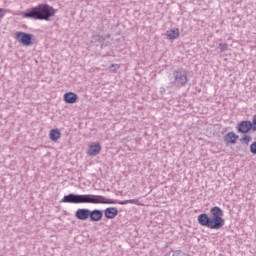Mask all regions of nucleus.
Wrapping results in <instances>:
<instances>
[{"label":"nucleus","instance_id":"f8f14e48","mask_svg":"<svg viewBox=\"0 0 256 256\" xmlns=\"http://www.w3.org/2000/svg\"><path fill=\"white\" fill-rule=\"evenodd\" d=\"M63 99L68 105H73V103H77L79 96L75 92H67L64 94Z\"/></svg>","mask_w":256,"mask_h":256},{"label":"nucleus","instance_id":"ddd939ff","mask_svg":"<svg viewBox=\"0 0 256 256\" xmlns=\"http://www.w3.org/2000/svg\"><path fill=\"white\" fill-rule=\"evenodd\" d=\"M237 139H239V135H237L235 132H228L224 136V142L226 145H235V143H237Z\"/></svg>","mask_w":256,"mask_h":256},{"label":"nucleus","instance_id":"a211bd4d","mask_svg":"<svg viewBox=\"0 0 256 256\" xmlns=\"http://www.w3.org/2000/svg\"><path fill=\"white\" fill-rule=\"evenodd\" d=\"M250 125L252 126V131H256V114L253 115L252 121H250Z\"/></svg>","mask_w":256,"mask_h":256},{"label":"nucleus","instance_id":"2eb2a0df","mask_svg":"<svg viewBox=\"0 0 256 256\" xmlns=\"http://www.w3.org/2000/svg\"><path fill=\"white\" fill-rule=\"evenodd\" d=\"M166 36H167V39H170L171 41H173L175 39H179V30H178V28L167 30L166 31Z\"/></svg>","mask_w":256,"mask_h":256},{"label":"nucleus","instance_id":"aec40b11","mask_svg":"<svg viewBox=\"0 0 256 256\" xmlns=\"http://www.w3.org/2000/svg\"><path fill=\"white\" fill-rule=\"evenodd\" d=\"M172 256H189L186 253H183L181 250H176Z\"/></svg>","mask_w":256,"mask_h":256},{"label":"nucleus","instance_id":"412c9836","mask_svg":"<svg viewBox=\"0 0 256 256\" xmlns=\"http://www.w3.org/2000/svg\"><path fill=\"white\" fill-rule=\"evenodd\" d=\"M5 9L0 8V19H3V17H5Z\"/></svg>","mask_w":256,"mask_h":256},{"label":"nucleus","instance_id":"0eeeda50","mask_svg":"<svg viewBox=\"0 0 256 256\" xmlns=\"http://www.w3.org/2000/svg\"><path fill=\"white\" fill-rule=\"evenodd\" d=\"M102 205H128V203H131L132 205H139V199H130V200H114L110 198H106L104 196V199L102 200Z\"/></svg>","mask_w":256,"mask_h":256},{"label":"nucleus","instance_id":"f257e3e1","mask_svg":"<svg viewBox=\"0 0 256 256\" xmlns=\"http://www.w3.org/2000/svg\"><path fill=\"white\" fill-rule=\"evenodd\" d=\"M197 222L201 227H207L208 229H223L225 227L223 209L219 206H214L210 209V216L207 213H201L197 217Z\"/></svg>","mask_w":256,"mask_h":256},{"label":"nucleus","instance_id":"423d86ee","mask_svg":"<svg viewBox=\"0 0 256 256\" xmlns=\"http://www.w3.org/2000/svg\"><path fill=\"white\" fill-rule=\"evenodd\" d=\"M15 39L24 47H31L35 43V35L27 32L18 31L15 33Z\"/></svg>","mask_w":256,"mask_h":256},{"label":"nucleus","instance_id":"4468645a","mask_svg":"<svg viewBox=\"0 0 256 256\" xmlns=\"http://www.w3.org/2000/svg\"><path fill=\"white\" fill-rule=\"evenodd\" d=\"M49 139L54 143H57L61 139V130L59 128L51 129L49 132Z\"/></svg>","mask_w":256,"mask_h":256},{"label":"nucleus","instance_id":"6e6552de","mask_svg":"<svg viewBox=\"0 0 256 256\" xmlns=\"http://www.w3.org/2000/svg\"><path fill=\"white\" fill-rule=\"evenodd\" d=\"M90 212L91 210L88 208H80L76 210L75 217L79 221H87V219H90Z\"/></svg>","mask_w":256,"mask_h":256},{"label":"nucleus","instance_id":"4be33fe9","mask_svg":"<svg viewBox=\"0 0 256 256\" xmlns=\"http://www.w3.org/2000/svg\"><path fill=\"white\" fill-rule=\"evenodd\" d=\"M160 93H161V95H163V93H165V88L164 87L160 88Z\"/></svg>","mask_w":256,"mask_h":256},{"label":"nucleus","instance_id":"20e7f679","mask_svg":"<svg viewBox=\"0 0 256 256\" xmlns=\"http://www.w3.org/2000/svg\"><path fill=\"white\" fill-rule=\"evenodd\" d=\"M236 131L240 135H243L240 139V143L242 145H249L251 141H253V137L249 135L251 131H253V127L251 126V120H242L236 125Z\"/></svg>","mask_w":256,"mask_h":256},{"label":"nucleus","instance_id":"f3484780","mask_svg":"<svg viewBox=\"0 0 256 256\" xmlns=\"http://www.w3.org/2000/svg\"><path fill=\"white\" fill-rule=\"evenodd\" d=\"M218 49H220L221 53H224V51H227V49H229V44H227V43H220L218 45Z\"/></svg>","mask_w":256,"mask_h":256},{"label":"nucleus","instance_id":"f03ea898","mask_svg":"<svg viewBox=\"0 0 256 256\" xmlns=\"http://www.w3.org/2000/svg\"><path fill=\"white\" fill-rule=\"evenodd\" d=\"M57 9L49 4H38L36 7L27 9L22 13L24 19H34V21H51V17H55Z\"/></svg>","mask_w":256,"mask_h":256},{"label":"nucleus","instance_id":"6ab92c4d","mask_svg":"<svg viewBox=\"0 0 256 256\" xmlns=\"http://www.w3.org/2000/svg\"><path fill=\"white\" fill-rule=\"evenodd\" d=\"M109 69H110L111 71L115 72V71L121 69V66H120L119 64H111L110 67H109Z\"/></svg>","mask_w":256,"mask_h":256},{"label":"nucleus","instance_id":"39448f33","mask_svg":"<svg viewBox=\"0 0 256 256\" xmlns=\"http://www.w3.org/2000/svg\"><path fill=\"white\" fill-rule=\"evenodd\" d=\"M174 80L170 81L171 87H177L181 89V87H185L187 83H189V70H185L183 68H179L172 72Z\"/></svg>","mask_w":256,"mask_h":256},{"label":"nucleus","instance_id":"9b49d317","mask_svg":"<svg viewBox=\"0 0 256 256\" xmlns=\"http://www.w3.org/2000/svg\"><path fill=\"white\" fill-rule=\"evenodd\" d=\"M103 215L105 219H115L119 215V210L117 207H108L104 209Z\"/></svg>","mask_w":256,"mask_h":256},{"label":"nucleus","instance_id":"dca6fc26","mask_svg":"<svg viewBox=\"0 0 256 256\" xmlns=\"http://www.w3.org/2000/svg\"><path fill=\"white\" fill-rule=\"evenodd\" d=\"M93 41H97L98 43H101V48H103V43L105 42V38L101 35L93 36Z\"/></svg>","mask_w":256,"mask_h":256},{"label":"nucleus","instance_id":"9d476101","mask_svg":"<svg viewBox=\"0 0 256 256\" xmlns=\"http://www.w3.org/2000/svg\"><path fill=\"white\" fill-rule=\"evenodd\" d=\"M88 155L90 157H96V155H99L101 153V144L99 142H93L88 147Z\"/></svg>","mask_w":256,"mask_h":256},{"label":"nucleus","instance_id":"1a4fd4ad","mask_svg":"<svg viewBox=\"0 0 256 256\" xmlns=\"http://www.w3.org/2000/svg\"><path fill=\"white\" fill-rule=\"evenodd\" d=\"M89 219L92 223H99V221L103 220V210L101 209L90 210Z\"/></svg>","mask_w":256,"mask_h":256},{"label":"nucleus","instance_id":"7ed1b4c3","mask_svg":"<svg viewBox=\"0 0 256 256\" xmlns=\"http://www.w3.org/2000/svg\"><path fill=\"white\" fill-rule=\"evenodd\" d=\"M103 195H95V194H75L70 193L65 195L60 203H72L74 205L81 204H92V205H103Z\"/></svg>","mask_w":256,"mask_h":256}]
</instances>
